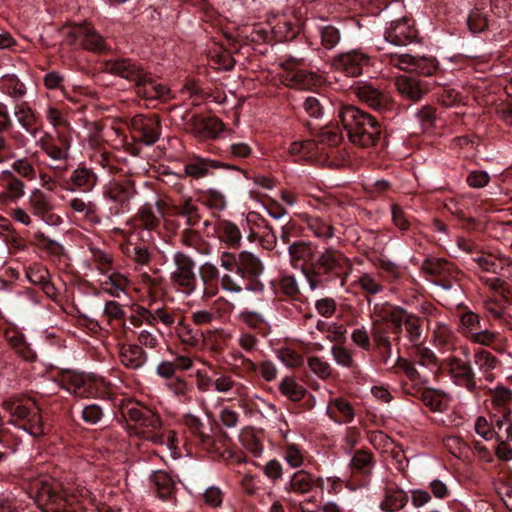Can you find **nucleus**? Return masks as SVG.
<instances>
[{"label":"nucleus","instance_id":"obj_60","mask_svg":"<svg viewBox=\"0 0 512 512\" xmlns=\"http://www.w3.org/2000/svg\"><path fill=\"white\" fill-rule=\"evenodd\" d=\"M283 457L291 468L296 469L304 465L306 452L295 443H287L283 448Z\"/></svg>","mask_w":512,"mask_h":512},{"label":"nucleus","instance_id":"obj_53","mask_svg":"<svg viewBox=\"0 0 512 512\" xmlns=\"http://www.w3.org/2000/svg\"><path fill=\"white\" fill-rule=\"evenodd\" d=\"M279 391L289 400L300 401L306 393V389L297 382L294 377H284L279 383Z\"/></svg>","mask_w":512,"mask_h":512},{"label":"nucleus","instance_id":"obj_29","mask_svg":"<svg viewBox=\"0 0 512 512\" xmlns=\"http://www.w3.org/2000/svg\"><path fill=\"white\" fill-rule=\"evenodd\" d=\"M39 147L52 160L66 161L69 158L71 142L68 136L58 135L57 142L51 138H41Z\"/></svg>","mask_w":512,"mask_h":512},{"label":"nucleus","instance_id":"obj_55","mask_svg":"<svg viewBox=\"0 0 512 512\" xmlns=\"http://www.w3.org/2000/svg\"><path fill=\"white\" fill-rule=\"evenodd\" d=\"M453 266L444 258L427 257L423 260L421 269L432 276H442L450 273Z\"/></svg>","mask_w":512,"mask_h":512},{"label":"nucleus","instance_id":"obj_26","mask_svg":"<svg viewBox=\"0 0 512 512\" xmlns=\"http://www.w3.org/2000/svg\"><path fill=\"white\" fill-rule=\"evenodd\" d=\"M28 206L32 214L47 224L52 223V210L54 205L50 195L40 189H34L27 200Z\"/></svg>","mask_w":512,"mask_h":512},{"label":"nucleus","instance_id":"obj_22","mask_svg":"<svg viewBox=\"0 0 512 512\" xmlns=\"http://www.w3.org/2000/svg\"><path fill=\"white\" fill-rule=\"evenodd\" d=\"M105 70L113 75L124 78L134 85L143 79L145 70L135 61L122 58L105 63Z\"/></svg>","mask_w":512,"mask_h":512},{"label":"nucleus","instance_id":"obj_45","mask_svg":"<svg viewBox=\"0 0 512 512\" xmlns=\"http://www.w3.org/2000/svg\"><path fill=\"white\" fill-rule=\"evenodd\" d=\"M305 223L308 230L317 238L328 240L334 236V226L328 220L319 216L306 215Z\"/></svg>","mask_w":512,"mask_h":512},{"label":"nucleus","instance_id":"obj_34","mask_svg":"<svg viewBox=\"0 0 512 512\" xmlns=\"http://www.w3.org/2000/svg\"><path fill=\"white\" fill-rule=\"evenodd\" d=\"M288 253L291 265L294 268L304 267L315 259L314 251L309 242L296 241L289 245Z\"/></svg>","mask_w":512,"mask_h":512},{"label":"nucleus","instance_id":"obj_28","mask_svg":"<svg viewBox=\"0 0 512 512\" xmlns=\"http://www.w3.org/2000/svg\"><path fill=\"white\" fill-rule=\"evenodd\" d=\"M376 465L374 454L367 449H358L352 455L349 468L352 474L370 479Z\"/></svg>","mask_w":512,"mask_h":512},{"label":"nucleus","instance_id":"obj_3","mask_svg":"<svg viewBox=\"0 0 512 512\" xmlns=\"http://www.w3.org/2000/svg\"><path fill=\"white\" fill-rule=\"evenodd\" d=\"M311 269L316 276H322L326 281L341 279L344 285L345 279L351 271L349 258L339 249L325 247L311 263Z\"/></svg>","mask_w":512,"mask_h":512},{"label":"nucleus","instance_id":"obj_52","mask_svg":"<svg viewBox=\"0 0 512 512\" xmlns=\"http://www.w3.org/2000/svg\"><path fill=\"white\" fill-rule=\"evenodd\" d=\"M310 371L321 380H328L335 375V369L322 356H310L307 359Z\"/></svg>","mask_w":512,"mask_h":512},{"label":"nucleus","instance_id":"obj_41","mask_svg":"<svg viewBox=\"0 0 512 512\" xmlns=\"http://www.w3.org/2000/svg\"><path fill=\"white\" fill-rule=\"evenodd\" d=\"M176 333L180 342L185 346L193 349H201L204 346V333L200 330L193 329L189 324L180 322Z\"/></svg>","mask_w":512,"mask_h":512},{"label":"nucleus","instance_id":"obj_48","mask_svg":"<svg viewBox=\"0 0 512 512\" xmlns=\"http://www.w3.org/2000/svg\"><path fill=\"white\" fill-rule=\"evenodd\" d=\"M415 365V363L402 357H398L396 361V366L413 382V388L416 392L419 387H424L429 382V379L426 375L421 374Z\"/></svg>","mask_w":512,"mask_h":512},{"label":"nucleus","instance_id":"obj_12","mask_svg":"<svg viewBox=\"0 0 512 512\" xmlns=\"http://www.w3.org/2000/svg\"><path fill=\"white\" fill-rule=\"evenodd\" d=\"M121 252L139 266L148 265L152 259L149 245L143 240L140 230H131L125 234V241L119 244Z\"/></svg>","mask_w":512,"mask_h":512},{"label":"nucleus","instance_id":"obj_20","mask_svg":"<svg viewBox=\"0 0 512 512\" xmlns=\"http://www.w3.org/2000/svg\"><path fill=\"white\" fill-rule=\"evenodd\" d=\"M25 184L13 171L0 172V204L16 203L25 195Z\"/></svg>","mask_w":512,"mask_h":512},{"label":"nucleus","instance_id":"obj_4","mask_svg":"<svg viewBox=\"0 0 512 512\" xmlns=\"http://www.w3.org/2000/svg\"><path fill=\"white\" fill-rule=\"evenodd\" d=\"M37 501L42 512H75V494L55 480L41 482Z\"/></svg>","mask_w":512,"mask_h":512},{"label":"nucleus","instance_id":"obj_10","mask_svg":"<svg viewBox=\"0 0 512 512\" xmlns=\"http://www.w3.org/2000/svg\"><path fill=\"white\" fill-rule=\"evenodd\" d=\"M129 127L134 137L147 146L155 144L161 135L160 119L155 114H137L131 118Z\"/></svg>","mask_w":512,"mask_h":512},{"label":"nucleus","instance_id":"obj_47","mask_svg":"<svg viewBox=\"0 0 512 512\" xmlns=\"http://www.w3.org/2000/svg\"><path fill=\"white\" fill-rule=\"evenodd\" d=\"M218 162L203 159V158H196L193 161L188 162L184 166L183 175L182 177H191L193 179H201L205 177L209 169L211 168H218Z\"/></svg>","mask_w":512,"mask_h":512},{"label":"nucleus","instance_id":"obj_21","mask_svg":"<svg viewBox=\"0 0 512 512\" xmlns=\"http://www.w3.org/2000/svg\"><path fill=\"white\" fill-rule=\"evenodd\" d=\"M354 93L361 102L379 112L389 111L393 105L387 94L370 84L362 83L356 86Z\"/></svg>","mask_w":512,"mask_h":512},{"label":"nucleus","instance_id":"obj_6","mask_svg":"<svg viewBox=\"0 0 512 512\" xmlns=\"http://www.w3.org/2000/svg\"><path fill=\"white\" fill-rule=\"evenodd\" d=\"M220 266L228 272L235 271L243 279L256 278L264 271V265L259 257L249 251H241L237 255L228 251L221 252Z\"/></svg>","mask_w":512,"mask_h":512},{"label":"nucleus","instance_id":"obj_58","mask_svg":"<svg viewBox=\"0 0 512 512\" xmlns=\"http://www.w3.org/2000/svg\"><path fill=\"white\" fill-rule=\"evenodd\" d=\"M208 63L216 70L226 71L231 70L235 65V61L231 54L228 51L222 49L209 51Z\"/></svg>","mask_w":512,"mask_h":512},{"label":"nucleus","instance_id":"obj_2","mask_svg":"<svg viewBox=\"0 0 512 512\" xmlns=\"http://www.w3.org/2000/svg\"><path fill=\"white\" fill-rule=\"evenodd\" d=\"M339 119L351 143L360 147L374 146L381 135L382 127L371 114L353 105L343 106Z\"/></svg>","mask_w":512,"mask_h":512},{"label":"nucleus","instance_id":"obj_63","mask_svg":"<svg viewBox=\"0 0 512 512\" xmlns=\"http://www.w3.org/2000/svg\"><path fill=\"white\" fill-rule=\"evenodd\" d=\"M137 216L143 227L147 230L155 229L160 223L159 211L151 203L143 204L139 208Z\"/></svg>","mask_w":512,"mask_h":512},{"label":"nucleus","instance_id":"obj_62","mask_svg":"<svg viewBox=\"0 0 512 512\" xmlns=\"http://www.w3.org/2000/svg\"><path fill=\"white\" fill-rule=\"evenodd\" d=\"M289 153L301 158L312 157L320 153V148L314 139L299 140L291 143Z\"/></svg>","mask_w":512,"mask_h":512},{"label":"nucleus","instance_id":"obj_30","mask_svg":"<svg viewBox=\"0 0 512 512\" xmlns=\"http://www.w3.org/2000/svg\"><path fill=\"white\" fill-rule=\"evenodd\" d=\"M395 86L402 97L411 101H419L427 92V87L423 82L406 75L397 76Z\"/></svg>","mask_w":512,"mask_h":512},{"label":"nucleus","instance_id":"obj_11","mask_svg":"<svg viewBox=\"0 0 512 512\" xmlns=\"http://www.w3.org/2000/svg\"><path fill=\"white\" fill-rule=\"evenodd\" d=\"M445 363L448 367L449 376L457 386L464 387L471 393H477L476 373L469 360L449 356Z\"/></svg>","mask_w":512,"mask_h":512},{"label":"nucleus","instance_id":"obj_64","mask_svg":"<svg viewBox=\"0 0 512 512\" xmlns=\"http://www.w3.org/2000/svg\"><path fill=\"white\" fill-rule=\"evenodd\" d=\"M415 119L419 125V131L429 133L435 127L436 110L432 106H423L416 113Z\"/></svg>","mask_w":512,"mask_h":512},{"label":"nucleus","instance_id":"obj_61","mask_svg":"<svg viewBox=\"0 0 512 512\" xmlns=\"http://www.w3.org/2000/svg\"><path fill=\"white\" fill-rule=\"evenodd\" d=\"M69 207L76 213L83 214V216L94 224H99L101 218L96 214L95 205L91 202H85L80 197L72 198L69 202Z\"/></svg>","mask_w":512,"mask_h":512},{"label":"nucleus","instance_id":"obj_35","mask_svg":"<svg viewBox=\"0 0 512 512\" xmlns=\"http://www.w3.org/2000/svg\"><path fill=\"white\" fill-rule=\"evenodd\" d=\"M473 361L484 378L493 381V370L500 364L499 359L490 351L478 348L474 352Z\"/></svg>","mask_w":512,"mask_h":512},{"label":"nucleus","instance_id":"obj_15","mask_svg":"<svg viewBox=\"0 0 512 512\" xmlns=\"http://www.w3.org/2000/svg\"><path fill=\"white\" fill-rule=\"evenodd\" d=\"M69 44H79L85 50L95 53L104 51L107 48L106 41L94 27L90 25H78L67 33Z\"/></svg>","mask_w":512,"mask_h":512},{"label":"nucleus","instance_id":"obj_49","mask_svg":"<svg viewBox=\"0 0 512 512\" xmlns=\"http://www.w3.org/2000/svg\"><path fill=\"white\" fill-rule=\"evenodd\" d=\"M0 87L3 93L14 100L22 99L26 94V87L14 74H6L0 79Z\"/></svg>","mask_w":512,"mask_h":512},{"label":"nucleus","instance_id":"obj_39","mask_svg":"<svg viewBox=\"0 0 512 512\" xmlns=\"http://www.w3.org/2000/svg\"><path fill=\"white\" fill-rule=\"evenodd\" d=\"M330 354L337 366L348 369L353 373L359 371V364L352 349L342 344H334L330 349Z\"/></svg>","mask_w":512,"mask_h":512},{"label":"nucleus","instance_id":"obj_14","mask_svg":"<svg viewBox=\"0 0 512 512\" xmlns=\"http://www.w3.org/2000/svg\"><path fill=\"white\" fill-rule=\"evenodd\" d=\"M135 183L130 179L113 180L103 188L104 199L114 204L117 212H124L129 209V202L135 196Z\"/></svg>","mask_w":512,"mask_h":512},{"label":"nucleus","instance_id":"obj_36","mask_svg":"<svg viewBox=\"0 0 512 512\" xmlns=\"http://www.w3.org/2000/svg\"><path fill=\"white\" fill-rule=\"evenodd\" d=\"M209 231V234H216L221 242L226 243L230 247H237L241 242V233L239 228L232 222L227 220H219L218 227Z\"/></svg>","mask_w":512,"mask_h":512},{"label":"nucleus","instance_id":"obj_42","mask_svg":"<svg viewBox=\"0 0 512 512\" xmlns=\"http://www.w3.org/2000/svg\"><path fill=\"white\" fill-rule=\"evenodd\" d=\"M489 400L493 409L499 411L501 414L507 411H512V390L503 385H497L490 388Z\"/></svg>","mask_w":512,"mask_h":512},{"label":"nucleus","instance_id":"obj_5","mask_svg":"<svg viewBox=\"0 0 512 512\" xmlns=\"http://www.w3.org/2000/svg\"><path fill=\"white\" fill-rule=\"evenodd\" d=\"M172 262L174 268L169 275L171 285L185 296L193 295L198 288L195 261L184 252L177 251L173 254Z\"/></svg>","mask_w":512,"mask_h":512},{"label":"nucleus","instance_id":"obj_24","mask_svg":"<svg viewBox=\"0 0 512 512\" xmlns=\"http://www.w3.org/2000/svg\"><path fill=\"white\" fill-rule=\"evenodd\" d=\"M322 478L315 477L312 473L306 470H297L285 483L284 490L287 493H294L297 495H306L310 493L316 486H320Z\"/></svg>","mask_w":512,"mask_h":512},{"label":"nucleus","instance_id":"obj_57","mask_svg":"<svg viewBox=\"0 0 512 512\" xmlns=\"http://www.w3.org/2000/svg\"><path fill=\"white\" fill-rule=\"evenodd\" d=\"M412 313H409L405 308L401 306H390L388 310H386L384 319L391 323L394 329V333L400 334L402 328L404 327L406 321L410 317Z\"/></svg>","mask_w":512,"mask_h":512},{"label":"nucleus","instance_id":"obj_33","mask_svg":"<svg viewBox=\"0 0 512 512\" xmlns=\"http://www.w3.org/2000/svg\"><path fill=\"white\" fill-rule=\"evenodd\" d=\"M326 414L336 423H350L355 417L351 403L341 397L329 401Z\"/></svg>","mask_w":512,"mask_h":512},{"label":"nucleus","instance_id":"obj_32","mask_svg":"<svg viewBox=\"0 0 512 512\" xmlns=\"http://www.w3.org/2000/svg\"><path fill=\"white\" fill-rule=\"evenodd\" d=\"M135 89L137 95L146 100L162 99L169 93V88L155 81L147 71H145L143 79L136 84Z\"/></svg>","mask_w":512,"mask_h":512},{"label":"nucleus","instance_id":"obj_9","mask_svg":"<svg viewBox=\"0 0 512 512\" xmlns=\"http://www.w3.org/2000/svg\"><path fill=\"white\" fill-rule=\"evenodd\" d=\"M63 386L76 397L89 398L99 394L100 388L104 386V379L95 375L71 373L64 378Z\"/></svg>","mask_w":512,"mask_h":512},{"label":"nucleus","instance_id":"obj_16","mask_svg":"<svg viewBox=\"0 0 512 512\" xmlns=\"http://www.w3.org/2000/svg\"><path fill=\"white\" fill-rule=\"evenodd\" d=\"M183 424L186 428L191 441L204 451H212L214 448V439L211 435V429L208 428L202 420L192 414H185Z\"/></svg>","mask_w":512,"mask_h":512},{"label":"nucleus","instance_id":"obj_37","mask_svg":"<svg viewBox=\"0 0 512 512\" xmlns=\"http://www.w3.org/2000/svg\"><path fill=\"white\" fill-rule=\"evenodd\" d=\"M407 502L408 497L404 490L389 487L385 489L380 509L384 512H398L406 506Z\"/></svg>","mask_w":512,"mask_h":512},{"label":"nucleus","instance_id":"obj_50","mask_svg":"<svg viewBox=\"0 0 512 512\" xmlns=\"http://www.w3.org/2000/svg\"><path fill=\"white\" fill-rule=\"evenodd\" d=\"M33 411L26 420L19 426L33 437H39L45 434V427L42 420L40 408L33 400Z\"/></svg>","mask_w":512,"mask_h":512},{"label":"nucleus","instance_id":"obj_31","mask_svg":"<svg viewBox=\"0 0 512 512\" xmlns=\"http://www.w3.org/2000/svg\"><path fill=\"white\" fill-rule=\"evenodd\" d=\"M458 337L452 328L442 322L436 323L431 342L440 352L446 353L455 350Z\"/></svg>","mask_w":512,"mask_h":512},{"label":"nucleus","instance_id":"obj_44","mask_svg":"<svg viewBox=\"0 0 512 512\" xmlns=\"http://www.w3.org/2000/svg\"><path fill=\"white\" fill-rule=\"evenodd\" d=\"M14 115L21 128L31 136L36 137L39 129L36 125L33 110L26 103H21L15 106Z\"/></svg>","mask_w":512,"mask_h":512},{"label":"nucleus","instance_id":"obj_46","mask_svg":"<svg viewBox=\"0 0 512 512\" xmlns=\"http://www.w3.org/2000/svg\"><path fill=\"white\" fill-rule=\"evenodd\" d=\"M88 250L90 252V261L99 274L109 272L113 268L114 257L107 249L89 245Z\"/></svg>","mask_w":512,"mask_h":512},{"label":"nucleus","instance_id":"obj_59","mask_svg":"<svg viewBox=\"0 0 512 512\" xmlns=\"http://www.w3.org/2000/svg\"><path fill=\"white\" fill-rule=\"evenodd\" d=\"M277 289L292 300H298L301 296L299 284L293 275H281L277 280Z\"/></svg>","mask_w":512,"mask_h":512},{"label":"nucleus","instance_id":"obj_1","mask_svg":"<svg viewBox=\"0 0 512 512\" xmlns=\"http://www.w3.org/2000/svg\"><path fill=\"white\" fill-rule=\"evenodd\" d=\"M126 430L130 436L138 437L155 445H172L175 433L164 428L158 412L137 405L127 410Z\"/></svg>","mask_w":512,"mask_h":512},{"label":"nucleus","instance_id":"obj_25","mask_svg":"<svg viewBox=\"0 0 512 512\" xmlns=\"http://www.w3.org/2000/svg\"><path fill=\"white\" fill-rule=\"evenodd\" d=\"M100 275L102 278L99 280V284L105 293L114 298H120L122 294H127L131 281L125 274L111 268L109 272Z\"/></svg>","mask_w":512,"mask_h":512},{"label":"nucleus","instance_id":"obj_43","mask_svg":"<svg viewBox=\"0 0 512 512\" xmlns=\"http://www.w3.org/2000/svg\"><path fill=\"white\" fill-rule=\"evenodd\" d=\"M151 481L159 498L169 500L175 493V482L166 471L158 470L151 475Z\"/></svg>","mask_w":512,"mask_h":512},{"label":"nucleus","instance_id":"obj_8","mask_svg":"<svg viewBox=\"0 0 512 512\" xmlns=\"http://www.w3.org/2000/svg\"><path fill=\"white\" fill-rule=\"evenodd\" d=\"M200 276L204 285L203 296H213L216 294L217 289L212 288L213 283L220 279L221 288L229 293L239 294L243 288L239 281L232 275L226 273L220 277V272L217 266L211 262L203 263L200 268Z\"/></svg>","mask_w":512,"mask_h":512},{"label":"nucleus","instance_id":"obj_38","mask_svg":"<svg viewBox=\"0 0 512 512\" xmlns=\"http://www.w3.org/2000/svg\"><path fill=\"white\" fill-rule=\"evenodd\" d=\"M471 260L477 265L478 269L483 273H492L500 275L507 265L508 261L505 257H496L491 254L479 253Z\"/></svg>","mask_w":512,"mask_h":512},{"label":"nucleus","instance_id":"obj_51","mask_svg":"<svg viewBox=\"0 0 512 512\" xmlns=\"http://www.w3.org/2000/svg\"><path fill=\"white\" fill-rule=\"evenodd\" d=\"M10 171L21 179L34 181L37 178V171L33 161L28 157L14 158Z\"/></svg>","mask_w":512,"mask_h":512},{"label":"nucleus","instance_id":"obj_23","mask_svg":"<svg viewBox=\"0 0 512 512\" xmlns=\"http://www.w3.org/2000/svg\"><path fill=\"white\" fill-rule=\"evenodd\" d=\"M118 359L125 368L139 370L148 362V354L136 343H123L118 345Z\"/></svg>","mask_w":512,"mask_h":512},{"label":"nucleus","instance_id":"obj_17","mask_svg":"<svg viewBox=\"0 0 512 512\" xmlns=\"http://www.w3.org/2000/svg\"><path fill=\"white\" fill-rule=\"evenodd\" d=\"M305 57H294L289 56L281 64V67L288 71L285 81L286 85L290 88L295 89H308L314 81V73L307 72L301 69H294L296 66H302L305 64Z\"/></svg>","mask_w":512,"mask_h":512},{"label":"nucleus","instance_id":"obj_19","mask_svg":"<svg viewBox=\"0 0 512 512\" xmlns=\"http://www.w3.org/2000/svg\"><path fill=\"white\" fill-rule=\"evenodd\" d=\"M98 183L96 172L85 162H80L65 180L66 190L70 192H90Z\"/></svg>","mask_w":512,"mask_h":512},{"label":"nucleus","instance_id":"obj_40","mask_svg":"<svg viewBox=\"0 0 512 512\" xmlns=\"http://www.w3.org/2000/svg\"><path fill=\"white\" fill-rule=\"evenodd\" d=\"M224 124L216 118L200 119L194 124L193 133L200 140L215 139L223 131Z\"/></svg>","mask_w":512,"mask_h":512},{"label":"nucleus","instance_id":"obj_54","mask_svg":"<svg viewBox=\"0 0 512 512\" xmlns=\"http://www.w3.org/2000/svg\"><path fill=\"white\" fill-rule=\"evenodd\" d=\"M512 411H507L493 419V432L497 439L512 440Z\"/></svg>","mask_w":512,"mask_h":512},{"label":"nucleus","instance_id":"obj_13","mask_svg":"<svg viewBox=\"0 0 512 512\" xmlns=\"http://www.w3.org/2000/svg\"><path fill=\"white\" fill-rule=\"evenodd\" d=\"M213 389L217 393L231 395L229 401H237L240 408H246L249 402V388L242 382L226 373H216L213 380Z\"/></svg>","mask_w":512,"mask_h":512},{"label":"nucleus","instance_id":"obj_7","mask_svg":"<svg viewBox=\"0 0 512 512\" xmlns=\"http://www.w3.org/2000/svg\"><path fill=\"white\" fill-rule=\"evenodd\" d=\"M372 64V58L362 48L352 49L334 56L331 68L348 77H358Z\"/></svg>","mask_w":512,"mask_h":512},{"label":"nucleus","instance_id":"obj_56","mask_svg":"<svg viewBox=\"0 0 512 512\" xmlns=\"http://www.w3.org/2000/svg\"><path fill=\"white\" fill-rule=\"evenodd\" d=\"M180 242L187 248L194 249L200 253L206 252V244L199 231L194 227H186L180 233Z\"/></svg>","mask_w":512,"mask_h":512},{"label":"nucleus","instance_id":"obj_27","mask_svg":"<svg viewBox=\"0 0 512 512\" xmlns=\"http://www.w3.org/2000/svg\"><path fill=\"white\" fill-rule=\"evenodd\" d=\"M415 396L425 407L429 408L430 411L434 413H442L449 406V396L440 389L425 386L419 387L418 391L415 392Z\"/></svg>","mask_w":512,"mask_h":512},{"label":"nucleus","instance_id":"obj_18","mask_svg":"<svg viewBox=\"0 0 512 512\" xmlns=\"http://www.w3.org/2000/svg\"><path fill=\"white\" fill-rule=\"evenodd\" d=\"M417 37V30L412 21L406 17L390 22L384 32L387 42L395 46H406Z\"/></svg>","mask_w":512,"mask_h":512}]
</instances>
